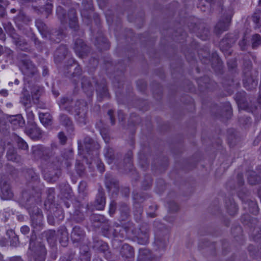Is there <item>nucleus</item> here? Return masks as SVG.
Segmentation results:
<instances>
[{"mask_svg": "<svg viewBox=\"0 0 261 261\" xmlns=\"http://www.w3.org/2000/svg\"><path fill=\"white\" fill-rule=\"evenodd\" d=\"M34 242L32 241H31L30 249L34 251V258L35 261H44L46 251L44 245L39 244L37 248L34 249Z\"/></svg>", "mask_w": 261, "mask_h": 261, "instance_id": "obj_1", "label": "nucleus"}, {"mask_svg": "<svg viewBox=\"0 0 261 261\" xmlns=\"http://www.w3.org/2000/svg\"><path fill=\"white\" fill-rule=\"evenodd\" d=\"M74 48L77 55L81 58L85 56L87 50V46L82 39H78L75 41Z\"/></svg>", "mask_w": 261, "mask_h": 261, "instance_id": "obj_2", "label": "nucleus"}, {"mask_svg": "<svg viewBox=\"0 0 261 261\" xmlns=\"http://www.w3.org/2000/svg\"><path fill=\"white\" fill-rule=\"evenodd\" d=\"M231 19V15H229L225 18L224 20H220L216 24L215 29L218 33H220L226 31L229 27Z\"/></svg>", "mask_w": 261, "mask_h": 261, "instance_id": "obj_3", "label": "nucleus"}, {"mask_svg": "<svg viewBox=\"0 0 261 261\" xmlns=\"http://www.w3.org/2000/svg\"><path fill=\"white\" fill-rule=\"evenodd\" d=\"M82 5L84 8L81 11V15L83 18L89 17L92 10V3L91 0H83Z\"/></svg>", "mask_w": 261, "mask_h": 261, "instance_id": "obj_4", "label": "nucleus"}, {"mask_svg": "<svg viewBox=\"0 0 261 261\" xmlns=\"http://www.w3.org/2000/svg\"><path fill=\"white\" fill-rule=\"evenodd\" d=\"M120 253L122 256L128 260L134 256V251L133 248L128 244H124L121 249Z\"/></svg>", "mask_w": 261, "mask_h": 261, "instance_id": "obj_5", "label": "nucleus"}, {"mask_svg": "<svg viewBox=\"0 0 261 261\" xmlns=\"http://www.w3.org/2000/svg\"><path fill=\"white\" fill-rule=\"evenodd\" d=\"M32 125V126L31 128H27L25 129V133L31 138L36 140L41 137V131L40 128L37 127L35 125Z\"/></svg>", "mask_w": 261, "mask_h": 261, "instance_id": "obj_6", "label": "nucleus"}, {"mask_svg": "<svg viewBox=\"0 0 261 261\" xmlns=\"http://www.w3.org/2000/svg\"><path fill=\"white\" fill-rule=\"evenodd\" d=\"M85 148L87 152H89L99 148V145L90 138H86L84 140Z\"/></svg>", "mask_w": 261, "mask_h": 261, "instance_id": "obj_7", "label": "nucleus"}, {"mask_svg": "<svg viewBox=\"0 0 261 261\" xmlns=\"http://www.w3.org/2000/svg\"><path fill=\"white\" fill-rule=\"evenodd\" d=\"M84 236L83 230L79 226H75L72 230L71 237L73 242H79Z\"/></svg>", "mask_w": 261, "mask_h": 261, "instance_id": "obj_8", "label": "nucleus"}, {"mask_svg": "<svg viewBox=\"0 0 261 261\" xmlns=\"http://www.w3.org/2000/svg\"><path fill=\"white\" fill-rule=\"evenodd\" d=\"M151 259L150 251L145 248H140L139 251L138 260L139 261H144Z\"/></svg>", "mask_w": 261, "mask_h": 261, "instance_id": "obj_9", "label": "nucleus"}, {"mask_svg": "<svg viewBox=\"0 0 261 261\" xmlns=\"http://www.w3.org/2000/svg\"><path fill=\"white\" fill-rule=\"evenodd\" d=\"M106 201L103 193L99 192L95 200V207L98 210H102L105 205Z\"/></svg>", "mask_w": 261, "mask_h": 261, "instance_id": "obj_10", "label": "nucleus"}, {"mask_svg": "<svg viewBox=\"0 0 261 261\" xmlns=\"http://www.w3.org/2000/svg\"><path fill=\"white\" fill-rule=\"evenodd\" d=\"M11 123L14 128L21 127L24 124V120L21 115L13 116L11 120Z\"/></svg>", "mask_w": 261, "mask_h": 261, "instance_id": "obj_11", "label": "nucleus"}, {"mask_svg": "<svg viewBox=\"0 0 261 261\" xmlns=\"http://www.w3.org/2000/svg\"><path fill=\"white\" fill-rule=\"evenodd\" d=\"M243 84L246 89L251 90L256 87L257 82L252 77H250L248 79H244L243 80Z\"/></svg>", "mask_w": 261, "mask_h": 261, "instance_id": "obj_12", "label": "nucleus"}, {"mask_svg": "<svg viewBox=\"0 0 261 261\" xmlns=\"http://www.w3.org/2000/svg\"><path fill=\"white\" fill-rule=\"evenodd\" d=\"M58 236L60 237L59 241L61 244L63 246H67L68 241V233L67 230L64 228L59 231Z\"/></svg>", "mask_w": 261, "mask_h": 261, "instance_id": "obj_13", "label": "nucleus"}, {"mask_svg": "<svg viewBox=\"0 0 261 261\" xmlns=\"http://www.w3.org/2000/svg\"><path fill=\"white\" fill-rule=\"evenodd\" d=\"M68 16L70 27L75 29L77 27V18L74 10H71Z\"/></svg>", "mask_w": 261, "mask_h": 261, "instance_id": "obj_14", "label": "nucleus"}, {"mask_svg": "<svg viewBox=\"0 0 261 261\" xmlns=\"http://www.w3.org/2000/svg\"><path fill=\"white\" fill-rule=\"evenodd\" d=\"M2 193V198L4 199L7 200L11 199L13 197V193L12 192L8 185H5L1 189Z\"/></svg>", "mask_w": 261, "mask_h": 261, "instance_id": "obj_15", "label": "nucleus"}, {"mask_svg": "<svg viewBox=\"0 0 261 261\" xmlns=\"http://www.w3.org/2000/svg\"><path fill=\"white\" fill-rule=\"evenodd\" d=\"M60 120L61 123L64 126L68 127L69 131L73 130L72 124L69 118L65 115H62L60 116Z\"/></svg>", "mask_w": 261, "mask_h": 261, "instance_id": "obj_16", "label": "nucleus"}, {"mask_svg": "<svg viewBox=\"0 0 261 261\" xmlns=\"http://www.w3.org/2000/svg\"><path fill=\"white\" fill-rule=\"evenodd\" d=\"M36 217V220H35V216H33L32 217V225L34 229L39 230L41 227L42 216L41 215H38Z\"/></svg>", "mask_w": 261, "mask_h": 261, "instance_id": "obj_17", "label": "nucleus"}, {"mask_svg": "<svg viewBox=\"0 0 261 261\" xmlns=\"http://www.w3.org/2000/svg\"><path fill=\"white\" fill-rule=\"evenodd\" d=\"M39 119L43 125L44 126H47L50 124L51 117L48 113H40Z\"/></svg>", "mask_w": 261, "mask_h": 261, "instance_id": "obj_18", "label": "nucleus"}, {"mask_svg": "<svg viewBox=\"0 0 261 261\" xmlns=\"http://www.w3.org/2000/svg\"><path fill=\"white\" fill-rule=\"evenodd\" d=\"M45 236L48 242L54 245L56 241V232L53 230H49L45 232Z\"/></svg>", "mask_w": 261, "mask_h": 261, "instance_id": "obj_19", "label": "nucleus"}, {"mask_svg": "<svg viewBox=\"0 0 261 261\" xmlns=\"http://www.w3.org/2000/svg\"><path fill=\"white\" fill-rule=\"evenodd\" d=\"M23 68L24 69H26L25 73L27 74H33L36 72L35 66L32 62L29 61L24 64Z\"/></svg>", "mask_w": 261, "mask_h": 261, "instance_id": "obj_20", "label": "nucleus"}, {"mask_svg": "<svg viewBox=\"0 0 261 261\" xmlns=\"http://www.w3.org/2000/svg\"><path fill=\"white\" fill-rule=\"evenodd\" d=\"M252 20L255 24V28H259L261 27V11H257L255 12L253 16Z\"/></svg>", "mask_w": 261, "mask_h": 261, "instance_id": "obj_21", "label": "nucleus"}, {"mask_svg": "<svg viewBox=\"0 0 261 261\" xmlns=\"http://www.w3.org/2000/svg\"><path fill=\"white\" fill-rule=\"evenodd\" d=\"M53 8V4L51 3V1L47 0L46 1V3L45 4V7L40 8L38 9V11L40 13L44 12L46 15H48L51 12Z\"/></svg>", "mask_w": 261, "mask_h": 261, "instance_id": "obj_22", "label": "nucleus"}, {"mask_svg": "<svg viewBox=\"0 0 261 261\" xmlns=\"http://www.w3.org/2000/svg\"><path fill=\"white\" fill-rule=\"evenodd\" d=\"M71 103V101L68 98L63 97L60 100L59 105L61 109L66 110L68 111H70V109L68 107V106L70 105Z\"/></svg>", "mask_w": 261, "mask_h": 261, "instance_id": "obj_23", "label": "nucleus"}, {"mask_svg": "<svg viewBox=\"0 0 261 261\" xmlns=\"http://www.w3.org/2000/svg\"><path fill=\"white\" fill-rule=\"evenodd\" d=\"M261 44V36L258 34H255L252 37V46L255 48Z\"/></svg>", "mask_w": 261, "mask_h": 261, "instance_id": "obj_24", "label": "nucleus"}, {"mask_svg": "<svg viewBox=\"0 0 261 261\" xmlns=\"http://www.w3.org/2000/svg\"><path fill=\"white\" fill-rule=\"evenodd\" d=\"M86 113L84 110L80 112L76 116L75 118L77 121L81 124H85L86 123Z\"/></svg>", "mask_w": 261, "mask_h": 261, "instance_id": "obj_25", "label": "nucleus"}, {"mask_svg": "<svg viewBox=\"0 0 261 261\" xmlns=\"http://www.w3.org/2000/svg\"><path fill=\"white\" fill-rule=\"evenodd\" d=\"M57 15L58 18L60 19L62 23H64L66 21V16L64 13L63 9L61 6H58L57 8Z\"/></svg>", "mask_w": 261, "mask_h": 261, "instance_id": "obj_26", "label": "nucleus"}, {"mask_svg": "<svg viewBox=\"0 0 261 261\" xmlns=\"http://www.w3.org/2000/svg\"><path fill=\"white\" fill-rule=\"evenodd\" d=\"M50 161H51V163L49 162L48 163V166L51 169H58L62 164L60 163L59 160H57V159L56 160L50 159Z\"/></svg>", "mask_w": 261, "mask_h": 261, "instance_id": "obj_27", "label": "nucleus"}, {"mask_svg": "<svg viewBox=\"0 0 261 261\" xmlns=\"http://www.w3.org/2000/svg\"><path fill=\"white\" fill-rule=\"evenodd\" d=\"M97 92L98 95L101 97L108 96V93L107 92V88L106 86H103L102 89L98 88L97 89Z\"/></svg>", "mask_w": 261, "mask_h": 261, "instance_id": "obj_28", "label": "nucleus"}, {"mask_svg": "<svg viewBox=\"0 0 261 261\" xmlns=\"http://www.w3.org/2000/svg\"><path fill=\"white\" fill-rule=\"evenodd\" d=\"M17 144L18 147L22 149L25 150L28 148V146L27 143L21 138H18Z\"/></svg>", "mask_w": 261, "mask_h": 261, "instance_id": "obj_29", "label": "nucleus"}, {"mask_svg": "<svg viewBox=\"0 0 261 261\" xmlns=\"http://www.w3.org/2000/svg\"><path fill=\"white\" fill-rule=\"evenodd\" d=\"M28 177H31L32 181H37L38 179V176L33 170L30 169L28 171Z\"/></svg>", "mask_w": 261, "mask_h": 261, "instance_id": "obj_30", "label": "nucleus"}, {"mask_svg": "<svg viewBox=\"0 0 261 261\" xmlns=\"http://www.w3.org/2000/svg\"><path fill=\"white\" fill-rule=\"evenodd\" d=\"M27 119L28 120V122L31 123L32 124H33V121L34 119V115L32 111H27Z\"/></svg>", "mask_w": 261, "mask_h": 261, "instance_id": "obj_31", "label": "nucleus"}, {"mask_svg": "<svg viewBox=\"0 0 261 261\" xmlns=\"http://www.w3.org/2000/svg\"><path fill=\"white\" fill-rule=\"evenodd\" d=\"M247 37L246 36V35H245L242 38V40L239 43V45L242 50L245 49V47L247 44Z\"/></svg>", "mask_w": 261, "mask_h": 261, "instance_id": "obj_32", "label": "nucleus"}, {"mask_svg": "<svg viewBox=\"0 0 261 261\" xmlns=\"http://www.w3.org/2000/svg\"><path fill=\"white\" fill-rule=\"evenodd\" d=\"M82 85L83 89L85 90L87 87L91 89V83L88 81L87 79L83 80L82 83Z\"/></svg>", "mask_w": 261, "mask_h": 261, "instance_id": "obj_33", "label": "nucleus"}, {"mask_svg": "<svg viewBox=\"0 0 261 261\" xmlns=\"http://www.w3.org/2000/svg\"><path fill=\"white\" fill-rule=\"evenodd\" d=\"M59 138L62 144H64L66 141V137L62 132H60L58 135Z\"/></svg>", "mask_w": 261, "mask_h": 261, "instance_id": "obj_34", "label": "nucleus"}, {"mask_svg": "<svg viewBox=\"0 0 261 261\" xmlns=\"http://www.w3.org/2000/svg\"><path fill=\"white\" fill-rule=\"evenodd\" d=\"M20 231L24 234H28L30 231V228L28 226L24 225L21 227Z\"/></svg>", "mask_w": 261, "mask_h": 261, "instance_id": "obj_35", "label": "nucleus"}, {"mask_svg": "<svg viewBox=\"0 0 261 261\" xmlns=\"http://www.w3.org/2000/svg\"><path fill=\"white\" fill-rule=\"evenodd\" d=\"M36 25L39 29H44L45 24L40 20L36 21Z\"/></svg>", "mask_w": 261, "mask_h": 261, "instance_id": "obj_36", "label": "nucleus"}, {"mask_svg": "<svg viewBox=\"0 0 261 261\" xmlns=\"http://www.w3.org/2000/svg\"><path fill=\"white\" fill-rule=\"evenodd\" d=\"M86 187V183L84 181L81 182L79 184V188L80 191H84Z\"/></svg>", "mask_w": 261, "mask_h": 261, "instance_id": "obj_37", "label": "nucleus"}, {"mask_svg": "<svg viewBox=\"0 0 261 261\" xmlns=\"http://www.w3.org/2000/svg\"><path fill=\"white\" fill-rule=\"evenodd\" d=\"M6 11L4 6L0 5V16L3 17L5 15Z\"/></svg>", "mask_w": 261, "mask_h": 261, "instance_id": "obj_38", "label": "nucleus"}, {"mask_svg": "<svg viewBox=\"0 0 261 261\" xmlns=\"http://www.w3.org/2000/svg\"><path fill=\"white\" fill-rule=\"evenodd\" d=\"M113 112L112 110H109L108 112V115L110 116L112 124H114V119L113 117Z\"/></svg>", "mask_w": 261, "mask_h": 261, "instance_id": "obj_39", "label": "nucleus"}, {"mask_svg": "<svg viewBox=\"0 0 261 261\" xmlns=\"http://www.w3.org/2000/svg\"><path fill=\"white\" fill-rule=\"evenodd\" d=\"M24 16L23 14H20L16 18V22L18 23V22L20 20H21V19L23 21H24Z\"/></svg>", "mask_w": 261, "mask_h": 261, "instance_id": "obj_40", "label": "nucleus"}, {"mask_svg": "<svg viewBox=\"0 0 261 261\" xmlns=\"http://www.w3.org/2000/svg\"><path fill=\"white\" fill-rule=\"evenodd\" d=\"M0 94L4 96H7L8 95V92L7 90H2L0 91Z\"/></svg>", "mask_w": 261, "mask_h": 261, "instance_id": "obj_41", "label": "nucleus"}, {"mask_svg": "<svg viewBox=\"0 0 261 261\" xmlns=\"http://www.w3.org/2000/svg\"><path fill=\"white\" fill-rule=\"evenodd\" d=\"M7 158L9 160H13L14 159V154H10V153L8 152L7 154Z\"/></svg>", "mask_w": 261, "mask_h": 261, "instance_id": "obj_42", "label": "nucleus"}, {"mask_svg": "<svg viewBox=\"0 0 261 261\" xmlns=\"http://www.w3.org/2000/svg\"><path fill=\"white\" fill-rule=\"evenodd\" d=\"M228 65L230 68H233V67H234L236 66V62L235 61H233L232 64H230V61H228Z\"/></svg>", "mask_w": 261, "mask_h": 261, "instance_id": "obj_43", "label": "nucleus"}, {"mask_svg": "<svg viewBox=\"0 0 261 261\" xmlns=\"http://www.w3.org/2000/svg\"><path fill=\"white\" fill-rule=\"evenodd\" d=\"M63 50L64 51V54L62 56V57H64L65 56V53L66 51V48H65L64 46L61 47L60 49H59L57 51L56 54H57L58 52H60V50Z\"/></svg>", "mask_w": 261, "mask_h": 261, "instance_id": "obj_44", "label": "nucleus"}, {"mask_svg": "<svg viewBox=\"0 0 261 261\" xmlns=\"http://www.w3.org/2000/svg\"><path fill=\"white\" fill-rule=\"evenodd\" d=\"M248 181L250 183V184H255L256 182V180H252V177H248Z\"/></svg>", "mask_w": 261, "mask_h": 261, "instance_id": "obj_45", "label": "nucleus"}, {"mask_svg": "<svg viewBox=\"0 0 261 261\" xmlns=\"http://www.w3.org/2000/svg\"><path fill=\"white\" fill-rule=\"evenodd\" d=\"M118 117H119V119H121V120H122L123 118V114L121 111L118 112Z\"/></svg>", "mask_w": 261, "mask_h": 261, "instance_id": "obj_46", "label": "nucleus"}, {"mask_svg": "<svg viewBox=\"0 0 261 261\" xmlns=\"http://www.w3.org/2000/svg\"><path fill=\"white\" fill-rule=\"evenodd\" d=\"M225 43H229L228 41L226 39H223L221 42V46H223V45H224Z\"/></svg>", "mask_w": 261, "mask_h": 261, "instance_id": "obj_47", "label": "nucleus"}, {"mask_svg": "<svg viewBox=\"0 0 261 261\" xmlns=\"http://www.w3.org/2000/svg\"><path fill=\"white\" fill-rule=\"evenodd\" d=\"M147 242H148V237L147 236H145V240L143 242H141V241L139 242V243L142 244H145L147 243Z\"/></svg>", "mask_w": 261, "mask_h": 261, "instance_id": "obj_48", "label": "nucleus"}, {"mask_svg": "<svg viewBox=\"0 0 261 261\" xmlns=\"http://www.w3.org/2000/svg\"><path fill=\"white\" fill-rule=\"evenodd\" d=\"M155 243L157 244V245H160V244H161V245L162 246V247H165V243H162L161 242H160L159 241H155Z\"/></svg>", "mask_w": 261, "mask_h": 261, "instance_id": "obj_49", "label": "nucleus"}, {"mask_svg": "<svg viewBox=\"0 0 261 261\" xmlns=\"http://www.w3.org/2000/svg\"><path fill=\"white\" fill-rule=\"evenodd\" d=\"M98 168L100 172H103L104 171V168L103 167V165H99Z\"/></svg>", "mask_w": 261, "mask_h": 261, "instance_id": "obj_50", "label": "nucleus"}, {"mask_svg": "<svg viewBox=\"0 0 261 261\" xmlns=\"http://www.w3.org/2000/svg\"><path fill=\"white\" fill-rule=\"evenodd\" d=\"M112 161H113V159L111 158V157H110L108 159V163L109 164H111L112 163Z\"/></svg>", "mask_w": 261, "mask_h": 261, "instance_id": "obj_51", "label": "nucleus"}, {"mask_svg": "<svg viewBox=\"0 0 261 261\" xmlns=\"http://www.w3.org/2000/svg\"><path fill=\"white\" fill-rule=\"evenodd\" d=\"M48 221L50 224H54L53 221L51 220L50 218H48Z\"/></svg>", "mask_w": 261, "mask_h": 261, "instance_id": "obj_52", "label": "nucleus"}, {"mask_svg": "<svg viewBox=\"0 0 261 261\" xmlns=\"http://www.w3.org/2000/svg\"><path fill=\"white\" fill-rule=\"evenodd\" d=\"M14 82H15V84L16 85H18L19 83V81L17 79L15 80Z\"/></svg>", "mask_w": 261, "mask_h": 261, "instance_id": "obj_53", "label": "nucleus"}, {"mask_svg": "<svg viewBox=\"0 0 261 261\" xmlns=\"http://www.w3.org/2000/svg\"><path fill=\"white\" fill-rule=\"evenodd\" d=\"M14 240H15V244L14 245V246H16L17 245V243H16V241H18V239L17 237H15L14 238Z\"/></svg>", "mask_w": 261, "mask_h": 261, "instance_id": "obj_54", "label": "nucleus"}, {"mask_svg": "<svg viewBox=\"0 0 261 261\" xmlns=\"http://www.w3.org/2000/svg\"><path fill=\"white\" fill-rule=\"evenodd\" d=\"M232 206L233 207V208H234L235 210H237V207H236V205L235 204H232Z\"/></svg>", "mask_w": 261, "mask_h": 261, "instance_id": "obj_55", "label": "nucleus"}, {"mask_svg": "<svg viewBox=\"0 0 261 261\" xmlns=\"http://www.w3.org/2000/svg\"><path fill=\"white\" fill-rule=\"evenodd\" d=\"M112 210H113V208H112V206L111 205V208H110V213L111 214L112 212Z\"/></svg>", "mask_w": 261, "mask_h": 261, "instance_id": "obj_56", "label": "nucleus"}, {"mask_svg": "<svg viewBox=\"0 0 261 261\" xmlns=\"http://www.w3.org/2000/svg\"><path fill=\"white\" fill-rule=\"evenodd\" d=\"M16 259L17 260V261H21V259L19 258H16Z\"/></svg>", "mask_w": 261, "mask_h": 261, "instance_id": "obj_57", "label": "nucleus"}, {"mask_svg": "<svg viewBox=\"0 0 261 261\" xmlns=\"http://www.w3.org/2000/svg\"><path fill=\"white\" fill-rule=\"evenodd\" d=\"M11 11H12V12L14 13L16 11L15 9H12Z\"/></svg>", "mask_w": 261, "mask_h": 261, "instance_id": "obj_58", "label": "nucleus"}, {"mask_svg": "<svg viewBox=\"0 0 261 261\" xmlns=\"http://www.w3.org/2000/svg\"><path fill=\"white\" fill-rule=\"evenodd\" d=\"M58 1H61V2L62 3H63L64 5H65V3H64L63 2H62V0H58Z\"/></svg>", "mask_w": 261, "mask_h": 261, "instance_id": "obj_59", "label": "nucleus"}, {"mask_svg": "<svg viewBox=\"0 0 261 261\" xmlns=\"http://www.w3.org/2000/svg\"><path fill=\"white\" fill-rule=\"evenodd\" d=\"M128 230H128V229H127L125 230V232H126V233H128Z\"/></svg>", "mask_w": 261, "mask_h": 261, "instance_id": "obj_60", "label": "nucleus"}, {"mask_svg": "<svg viewBox=\"0 0 261 261\" xmlns=\"http://www.w3.org/2000/svg\"><path fill=\"white\" fill-rule=\"evenodd\" d=\"M12 84H13V83H12V82H10V83H9V85H12Z\"/></svg>", "mask_w": 261, "mask_h": 261, "instance_id": "obj_61", "label": "nucleus"}, {"mask_svg": "<svg viewBox=\"0 0 261 261\" xmlns=\"http://www.w3.org/2000/svg\"><path fill=\"white\" fill-rule=\"evenodd\" d=\"M105 155H106V158H108L109 157L108 154H106Z\"/></svg>", "mask_w": 261, "mask_h": 261, "instance_id": "obj_62", "label": "nucleus"}, {"mask_svg": "<svg viewBox=\"0 0 261 261\" xmlns=\"http://www.w3.org/2000/svg\"><path fill=\"white\" fill-rule=\"evenodd\" d=\"M259 4L261 5V0H259Z\"/></svg>", "mask_w": 261, "mask_h": 261, "instance_id": "obj_63", "label": "nucleus"}, {"mask_svg": "<svg viewBox=\"0 0 261 261\" xmlns=\"http://www.w3.org/2000/svg\"><path fill=\"white\" fill-rule=\"evenodd\" d=\"M56 95V96H58V93L57 94H55Z\"/></svg>", "mask_w": 261, "mask_h": 261, "instance_id": "obj_64", "label": "nucleus"}]
</instances>
